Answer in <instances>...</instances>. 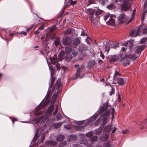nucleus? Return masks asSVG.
<instances>
[{"label": "nucleus", "mask_w": 147, "mask_h": 147, "mask_svg": "<svg viewBox=\"0 0 147 147\" xmlns=\"http://www.w3.org/2000/svg\"><path fill=\"white\" fill-rule=\"evenodd\" d=\"M115 110L111 106H109L108 102L105 103L102 107L100 106L98 112V114H101L100 117L98 119L97 121L95 123V126L99 125L101 122V119L103 120L102 125H104L107 122V118L109 115H110L111 112L112 115V119L114 118Z\"/></svg>", "instance_id": "1"}, {"label": "nucleus", "mask_w": 147, "mask_h": 147, "mask_svg": "<svg viewBox=\"0 0 147 147\" xmlns=\"http://www.w3.org/2000/svg\"><path fill=\"white\" fill-rule=\"evenodd\" d=\"M120 54H123V56L122 58H119V62L125 66L130 64V59L136 60L137 58V57L136 55L131 53L122 52L120 53Z\"/></svg>", "instance_id": "2"}, {"label": "nucleus", "mask_w": 147, "mask_h": 147, "mask_svg": "<svg viewBox=\"0 0 147 147\" xmlns=\"http://www.w3.org/2000/svg\"><path fill=\"white\" fill-rule=\"evenodd\" d=\"M61 80L59 78L56 81L54 87L51 88V92H61L62 87Z\"/></svg>", "instance_id": "3"}, {"label": "nucleus", "mask_w": 147, "mask_h": 147, "mask_svg": "<svg viewBox=\"0 0 147 147\" xmlns=\"http://www.w3.org/2000/svg\"><path fill=\"white\" fill-rule=\"evenodd\" d=\"M129 0H123L122 3L121 5L122 11H126L131 9L130 4L129 3Z\"/></svg>", "instance_id": "4"}, {"label": "nucleus", "mask_w": 147, "mask_h": 147, "mask_svg": "<svg viewBox=\"0 0 147 147\" xmlns=\"http://www.w3.org/2000/svg\"><path fill=\"white\" fill-rule=\"evenodd\" d=\"M89 16L93 23H94V20L97 18V15L95 13V11L93 9H90L88 12Z\"/></svg>", "instance_id": "5"}, {"label": "nucleus", "mask_w": 147, "mask_h": 147, "mask_svg": "<svg viewBox=\"0 0 147 147\" xmlns=\"http://www.w3.org/2000/svg\"><path fill=\"white\" fill-rule=\"evenodd\" d=\"M123 54H120V52L118 55H114L110 56V58L109 59V61L110 63L112 62H115L117 61L118 59H119V58L122 57Z\"/></svg>", "instance_id": "6"}, {"label": "nucleus", "mask_w": 147, "mask_h": 147, "mask_svg": "<svg viewBox=\"0 0 147 147\" xmlns=\"http://www.w3.org/2000/svg\"><path fill=\"white\" fill-rule=\"evenodd\" d=\"M127 21V16L124 14L120 15L118 18V21L119 24L125 22Z\"/></svg>", "instance_id": "7"}, {"label": "nucleus", "mask_w": 147, "mask_h": 147, "mask_svg": "<svg viewBox=\"0 0 147 147\" xmlns=\"http://www.w3.org/2000/svg\"><path fill=\"white\" fill-rule=\"evenodd\" d=\"M72 51V47L70 46H67L65 48V52L66 54H71V53H72V54L73 55V56H75L77 54V53L76 52H74Z\"/></svg>", "instance_id": "8"}, {"label": "nucleus", "mask_w": 147, "mask_h": 147, "mask_svg": "<svg viewBox=\"0 0 147 147\" xmlns=\"http://www.w3.org/2000/svg\"><path fill=\"white\" fill-rule=\"evenodd\" d=\"M72 41V39L71 38L67 37L63 38L62 42L63 45H67L71 43Z\"/></svg>", "instance_id": "9"}, {"label": "nucleus", "mask_w": 147, "mask_h": 147, "mask_svg": "<svg viewBox=\"0 0 147 147\" xmlns=\"http://www.w3.org/2000/svg\"><path fill=\"white\" fill-rule=\"evenodd\" d=\"M51 81H49V88L47 92H51V88H52V87L55 82V76L52 77L51 73Z\"/></svg>", "instance_id": "10"}, {"label": "nucleus", "mask_w": 147, "mask_h": 147, "mask_svg": "<svg viewBox=\"0 0 147 147\" xmlns=\"http://www.w3.org/2000/svg\"><path fill=\"white\" fill-rule=\"evenodd\" d=\"M95 63L96 62L94 60H90L88 63V68L89 69H91L93 67Z\"/></svg>", "instance_id": "11"}, {"label": "nucleus", "mask_w": 147, "mask_h": 147, "mask_svg": "<svg viewBox=\"0 0 147 147\" xmlns=\"http://www.w3.org/2000/svg\"><path fill=\"white\" fill-rule=\"evenodd\" d=\"M145 45H143L140 46H137L135 48L136 53L139 54L142 51H143L145 48Z\"/></svg>", "instance_id": "12"}, {"label": "nucleus", "mask_w": 147, "mask_h": 147, "mask_svg": "<svg viewBox=\"0 0 147 147\" xmlns=\"http://www.w3.org/2000/svg\"><path fill=\"white\" fill-rule=\"evenodd\" d=\"M117 68L115 69L114 74L113 76V80L114 81H116V80H117V78H119L121 76V74L119 73V70H117Z\"/></svg>", "instance_id": "13"}, {"label": "nucleus", "mask_w": 147, "mask_h": 147, "mask_svg": "<svg viewBox=\"0 0 147 147\" xmlns=\"http://www.w3.org/2000/svg\"><path fill=\"white\" fill-rule=\"evenodd\" d=\"M143 34L142 26L140 25L138 28L136 30V34L134 35V36L136 37V36L140 35Z\"/></svg>", "instance_id": "14"}, {"label": "nucleus", "mask_w": 147, "mask_h": 147, "mask_svg": "<svg viewBox=\"0 0 147 147\" xmlns=\"http://www.w3.org/2000/svg\"><path fill=\"white\" fill-rule=\"evenodd\" d=\"M87 47L83 44H80L79 45V51L82 52L87 50Z\"/></svg>", "instance_id": "15"}, {"label": "nucleus", "mask_w": 147, "mask_h": 147, "mask_svg": "<svg viewBox=\"0 0 147 147\" xmlns=\"http://www.w3.org/2000/svg\"><path fill=\"white\" fill-rule=\"evenodd\" d=\"M80 40L79 38L77 37L75 38L73 41V46L74 47H76L80 44Z\"/></svg>", "instance_id": "16"}, {"label": "nucleus", "mask_w": 147, "mask_h": 147, "mask_svg": "<svg viewBox=\"0 0 147 147\" xmlns=\"http://www.w3.org/2000/svg\"><path fill=\"white\" fill-rule=\"evenodd\" d=\"M128 44V42H125L123 43L122 44V46H124L125 47H122L120 51V53L123 52H125L126 51V50L127 49V46Z\"/></svg>", "instance_id": "17"}, {"label": "nucleus", "mask_w": 147, "mask_h": 147, "mask_svg": "<svg viewBox=\"0 0 147 147\" xmlns=\"http://www.w3.org/2000/svg\"><path fill=\"white\" fill-rule=\"evenodd\" d=\"M118 84L121 86H123L125 84V82L123 78H118L117 80H116Z\"/></svg>", "instance_id": "18"}, {"label": "nucleus", "mask_w": 147, "mask_h": 147, "mask_svg": "<svg viewBox=\"0 0 147 147\" xmlns=\"http://www.w3.org/2000/svg\"><path fill=\"white\" fill-rule=\"evenodd\" d=\"M71 54H66L64 57L65 60L67 61H70L73 56Z\"/></svg>", "instance_id": "19"}, {"label": "nucleus", "mask_w": 147, "mask_h": 147, "mask_svg": "<svg viewBox=\"0 0 147 147\" xmlns=\"http://www.w3.org/2000/svg\"><path fill=\"white\" fill-rule=\"evenodd\" d=\"M111 126L110 125H108L105 127L104 131L105 132H109L111 131Z\"/></svg>", "instance_id": "20"}, {"label": "nucleus", "mask_w": 147, "mask_h": 147, "mask_svg": "<svg viewBox=\"0 0 147 147\" xmlns=\"http://www.w3.org/2000/svg\"><path fill=\"white\" fill-rule=\"evenodd\" d=\"M54 109V106L53 105H52L48 108L47 110V112L49 115H51L52 112L53 111Z\"/></svg>", "instance_id": "21"}, {"label": "nucleus", "mask_w": 147, "mask_h": 147, "mask_svg": "<svg viewBox=\"0 0 147 147\" xmlns=\"http://www.w3.org/2000/svg\"><path fill=\"white\" fill-rule=\"evenodd\" d=\"M64 54V52L63 51H61L58 55V57L61 61L63 59Z\"/></svg>", "instance_id": "22"}, {"label": "nucleus", "mask_w": 147, "mask_h": 147, "mask_svg": "<svg viewBox=\"0 0 147 147\" xmlns=\"http://www.w3.org/2000/svg\"><path fill=\"white\" fill-rule=\"evenodd\" d=\"M109 136L107 134H105L102 137H100L101 140L102 141L107 140L108 139Z\"/></svg>", "instance_id": "23"}, {"label": "nucleus", "mask_w": 147, "mask_h": 147, "mask_svg": "<svg viewBox=\"0 0 147 147\" xmlns=\"http://www.w3.org/2000/svg\"><path fill=\"white\" fill-rule=\"evenodd\" d=\"M80 69H81L80 68H79L78 69L76 70V76L77 78H79L80 76V73L81 72Z\"/></svg>", "instance_id": "24"}, {"label": "nucleus", "mask_w": 147, "mask_h": 147, "mask_svg": "<svg viewBox=\"0 0 147 147\" xmlns=\"http://www.w3.org/2000/svg\"><path fill=\"white\" fill-rule=\"evenodd\" d=\"M110 25H113L115 24V21L114 19L112 18H111L110 17H109V19L108 21L107 22Z\"/></svg>", "instance_id": "25"}, {"label": "nucleus", "mask_w": 147, "mask_h": 147, "mask_svg": "<svg viewBox=\"0 0 147 147\" xmlns=\"http://www.w3.org/2000/svg\"><path fill=\"white\" fill-rule=\"evenodd\" d=\"M80 143L81 144H84L85 145H86L88 144V143L86 140L82 139L80 141Z\"/></svg>", "instance_id": "26"}, {"label": "nucleus", "mask_w": 147, "mask_h": 147, "mask_svg": "<svg viewBox=\"0 0 147 147\" xmlns=\"http://www.w3.org/2000/svg\"><path fill=\"white\" fill-rule=\"evenodd\" d=\"M129 42V46L130 48V50H131V49L134 46V40H132V39H130Z\"/></svg>", "instance_id": "27"}, {"label": "nucleus", "mask_w": 147, "mask_h": 147, "mask_svg": "<svg viewBox=\"0 0 147 147\" xmlns=\"http://www.w3.org/2000/svg\"><path fill=\"white\" fill-rule=\"evenodd\" d=\"M102 12L103 11L102 10L98 9L96 11H95V13L96 14L97 17L98 15H100L102 13Z\"/></svg>", "instance_id": "28"}, {"label": "nucleus", "mask_w": 147, "mask_h": 147, "mask_svg": "<svg viewBox=\"0 0 147 147\" xmlns=\"http://www.w3.org/2000/svg\"><path fill=\"white\" fill-rule=\"evenodd\" d=\"M64 138V136L63 135H60L58 136L57 140L58 141H61L63 140Z\"/></svg>", "instance_id": "29"}, {"label": "nucleus", "mask_w": 147, "mask_h": 147, "mask_svg": "<svg viewBox=\"0 0 147 147\" xmlns=\"http://www.w3.org/2000/svg\"><path fill=\"white\" fill-rule=\"evenodd\" d=\"M115 6L114 5L113 3L109 5H108L107 8L109 9H113L115 8Z\"/></svg>", "instance_id": "30"}, {"label": "nucleus", "mask_w": 147, "mask_h": 147, "mask_svg": "<svg viewBox=\"0 0 147 147\" xmlns=\"http://www.w3.org/2000/svg\"><path fill=\"white\" fill-rule=\"evenodd\" d=\"M147 41V38H142L140 41V43L141 44H142L145 43Z\"/></svg>", "instance_id": "31"}, {"label": "nucleus", "mask_w": 147, "mask_h": 147, "mask_svg": "<svg viewBox=\"0 0 147 147\" xmlns=\"http://www.w3.org/2000/svg\"><path fill=\"white\" fill-rule=\"evenodd\" d=\"M68 2L69 3V5H74L77 2L73 0H69Z\"/></svg>", "instance_id": "32"}, {"label": "nucleus", "mask_w": 147, "mask_h": 147, "mask_svg": "<svg viewBox=\"0 0 147 147\" xmlns=\"http://www.w3.org/2000/svg\"><path fill=\"white\" fill-rule=\"evenodd\" d=\"M143 34H147V27L142 26Z\"/></svg>", "instance_id": "33"}, {"label": "nucleus", "mask_w": 147, "mask_h": 147, "mask_svg": "<svg viewBox=\"0 0 147 147\" xmlns=\"http://www.w3.org/2000/svg\"><path fill=\"white\" fill-rule=\"evenodd\" d=\"M136 29H133L132 30L129 34V36L132 37L134 36L136 33Z\"/></svg>", "instance_id": "34"}, {"label": "nucleus", "mask_w": 147, "mask_h": 147, "mask_svg": "<svg viewBox=\"0 0 147 147\" xmlns=\"http://www.w3.org/2000/svg\"><path fill=\"white\" fill-rule=\"evenodd\" d=\"M72 29L71 28H69L68 29L66 30L65 31V34H71L72 32Z\"/></svg>", "instance_id": "35"}, {"label": "nucleus", "mask_w": 147, "mask_h": 147, "mask_svg": "<svg viewBox=\"0 0 147 147\" xmlns=\"http://www.w3.org/2000/svg\"><path fill=\"white\" fill-rule=\"evenodd\" d=\"M54 42L55 43V45L56 47H58L60 44V41L57 39L55 40Z\"/></svg>", "instance_id": "36"}, {"label": "nucleus", "mask_w": 147, "mask_h": 147, "mask_svg": "<svg viewBox=\"0 0 147 147\" xmlns=\"http://www.w3.org/2000/svg\"><path fill=\"white\" fill-rule=\"evenodd\" d=\"M108 1V0H102L101 3L102 5L104 6L107 4Z\"/></svg>", "instance_id": "37"}, {"label": "nucleus", "mask_w": 147, "mask_h": 147, "mask_svg": "<svg viewBox=\"0 0 147 147\" xmlns=\"http://www.w3.org/2000/svg\"><path fill=\"white\" fill-rule=\"evenodd\" d=\"M86 41L87 44L90 45L92 42V40L90 38L88 37L86 39Z\"/></svg>", "instance_id": "38"}, {"label": "nucleus", "mask_w": 147, "mask_h": 147, "mask_svg": "<svg viewBox=\"0 0 147 147\" xmlns=\"http://www.w3.org/2000/svg\"><path fill=\"white\" fill-rule=\"evenodd\" d=\"M83 127L81 125H78L76 126L75 128L76 130H80L83 129Z\"/></svg>", "instance_id": "39"}, {"label": "nucleus", "mask_w": 147, "mask_h": 147, "mask_svg": "<svg viewBox=\"0 0 147 147\" xmlns=\"http://www.w3.org/2000/svg\"><path fill=\"white\" fill-rule=\"evenodd\" d=\"M62 117V115L61 114L59 113L57 115V120H59Z\"/></svg>", "instance_id": "40"}, {"label": "nucleus", "mask_w": 147, "mask_h": 147, "mask_svg": "<svg viewBox=\"0 0 147 147\" xmlns=\"http://www.w3.org/2000/svg\"><path fill=\"white\" fill-rule=\"evenodd\" d=\"M86 136L88 137H90L93 136V134L92 132H89L86 134Z\"/></svg>", "instance_id": "41"}, {"label": "nucleus", "mask_w": 147, "mask_h": 147, "mask_svg": "<svg viewBox=\"0 0 147 147\" xmlns=\"http://www.w3.org/2000/svg\"><path fill=\"white\" fill-rule=\"evenodd\" d=\"M43 106L42 105H40L39 104L36 108V111H39L40 108H42L43 107Z\"/></svg>", "instance_id": "42"}, {"label": "nucleus", "mask_w": 147, "mask_h": 147, "mask_svg": "<svg viewBox=\"0 0 147 147\" xmlns=\"http://www.w3.org/2000/svg\"><path fill=\"white\" fill-rule=\"evenodd\" d=\"M43 118V117L42 116L40 117H38L36 120V122L37 123H39L41 121V119H42Z\"/></svg>", "instance_id": "43"}, {"label": "nucleus", "mask_w": 147, "mask_h": 147, "mask_svg": "<svg viewBox=\"0 0 147 147\" xmlns=\"http://www.w3.org/2000/svg\"><path fill=\"white\" fill-rule=\"evenodd\" d=\"M100 57L102 58V59H104L105 58V56L104 55L102 51H100Z\"/></svg>", "instance_id": "44"}, {"label": "nucleus", "mask_w": 147, "mask_h": 147, "mask_svg": "<svg viewBox=\"0 0 147 147\" xmlns=\"http://www.w3.org/2000/svg\"><path fill=\"white\" fill-rule=\"evenodd\" d=\"M105 51L108 53L110 50V47L108 45H106L105 47Z\"/></svg>", "instance_id": "45"}, {"label": "nucleus", "mask_w": 147, "mask_h": 147, "mask_svg": "<svg viewBox=\"0 0 147 147\" xmlns=\"http://www.w3.org/2000/svg\"><path fill=\"white\" fill-rule=\"evenodd\" d=\"M96 131V134L97 135L99 134H100L102 132V130L101 129H97Z\"/></svg>", "instance_id": "46"}, {"label": "nucleus", "mask_w": 147, "mask_h": 147, "mask_svg": "<svg viewBox=\"0 0 147 147\" xmlns=\"http://www.w3.org/2000/svg\"><path fill=\"white\" fill-rule=\"evenodd\" d=\"M57 97V95H56L55 94H54L53 95L52 98V100L53 101H54Z\"/></svg>", "instance_id": "47"}, {"label": "nucleus", "mask_w": 147, "mask_h": 147, "mask_svg": "<svg viewBox=\"0 0 147 147\" xmlns=\"http://www.w3.org/2000/svg\"><path fill=\"white\" fill-rule=\"evenodd\" d=\"M18 33L19 34H22L24 36H26L27 35V33L26 32H25L24 31H22L21 32H19Z\"/></svg>", "instance_id": "48"}, {"label": "nucleus", "mask_w": 147, "mask_h": 147, "mask_svg": "<svg viewBox=\"0 0 147 147\" xmlns=\"http://www.w3.org/2000/svg\"><path fill=\"white\" fill-rule=\"evenodd\" d=\"M55 111L53 113V115H55L56 114L57 111H58V106L57 105H55Z\"/></svg>", "instance_id": "49"}, {"label": "nucleus", "mask_w": 147, "mask_h": 147, "mask_svg": "<svg viewBox=\"0 0 147 147\" xmlns=\"http://www.w3.org/2000/svg\"><path fill=\"white\" fill-rule=\"evenodd\" d=\"M94 3V1L93 0H90L89 1V3L87 6L90 5L91 4Z\"/></svg>", "instance_id": "50"}, {"label": "nucleus", "mask_w": 147, "mask_h": 147, "mask_svg": "<svg viewBox=\"0 0 147 147\" xmlns=\"http://www.w3.org/2000/svg\"><path fill=\"white\" fill-rule=\"evenodd\" d=\"M62 124V122H59L57 123L56 124V126H57V127H59Z\"/></svg>", "instance_id": "51"}, {"label": "nucleus", "mask_w": 147, "mask_h": 147, "mask_svg": "<svg viewBox=\"0 0 147 147\" xmlns=\"http://www.w3.org/2000/svg\"><path fill=\"white\" fill-rule=\"evenodd\" d=\"M97 139V136H94L92 139V140L93 142H95L96 140Z\"/></svg>", "instance_id": "52"}, {"label": "nucleus", "mask_w": 147, "mask_h": 147, "mask_svg": "<svg viewBox=\"0 0 147 147\" xmlns=\"http://www.w3.org/2000/svg\"><path fill=\"white\" fill-rule=\"evenodd\" d=\"M97 118V117H96V116H94L93 117L91 118L90 120H91V121H94V120H96V119Z\"/></svg>", "instance_id": "53"}, {"label": "nucleus", "mask_w": 147, "mask_h": 147, "mask_svg": "<svg viewBox=\"0 0 147 147\" xmlns=\"http://www.w3.org/2000/svg\"><path fill=\"white\" fill-rule=\"evenodd\" d=\"M44 27V26L43 25H42L38 28V30H43V29Z\"/></svg>", "instance_id": "54"}, {"label": "nucleus", "mask_w": 147, "mask_h": 147, "mask_svg": "<svg viewBox=\"0 0 147 147\" xmlns=\"http://www.w3.org/2000/svg\"><path fill=\"white\" fill-rule=\"evenodd\" d=\"M48 142L49 143H50V144H52L54 145H55L57 144V143L55 142Z\"/></svg>", "instance_id": "55"}, {"label": "nucleus", "mask_w": 147, "mask_h": 147, "mask_svg": "<svg viewBox=\"0 0 147 147\" xmlns=\"http://www.w3.org/2000/svg\"><path fill=\"white\" fill-rule=\"evenodd\" d=\"M118 46V45L116 43H114L112 46V47L114 48L117 47Z\"/></svg>", "instance_id": "56"}, {"label": "nucleus", "mask_w": 147, "mask_h": 147, "mask_svg": "<svg viewBox=\"0 0 147 147\" xmlns=\"http://www.w3.org/2000/svg\"><path fill=\"white\" fill-rule=\"evenodd\" d=\"M117 130V129L116 127H114L112 130V133L113 134Z\"/></svg>", "instance_id": "57"}, {"label": "nucleus", "mask_w": 147, "mask_h": 147, "mask_svg": "<svg viewBox=\"0 0 147 147\" xmlns=\"http://www.w3.org/2000/svg\"><path fill=\"white\" fill-rule=\"evenodd\" d=\"M98 62L100 64H101L103 63L104 62L103 61L100 59H98Z\"/></svg>", "instance_id": "58"}, {"label": "nucleus", "mask_w": 147, "mask_h": 147, "mask_svg": "<svg viewBox=\"0 0 147 147\" xmlns=\"http://www.w3.org/2000/svg\"><path fill=\"white\" fill-rule=\"evenodd\" d=\"M104 19L105 20V21H106L110 17H109V16H104Z\"/></svg>", "instance_id": "59"}, {"label": "nucleus", "mask_w": 147, "mask_h": 147, "mask_svg": "<svg viewBox=\"0 0 147 147\" xmlns=\"http://www.w3.org/2000/svg\"><path fill=\"white\" fill-rule=\"evenodd\" d=\"M106 147H110V143L107 142L106 144Z\"/></svg>", "instance_id": "60"}, {"label": "nucleus", "mask_w": 147, "mask_h": 147, "mask_svg": "<svg viewBox=\"0 0 147 147\" xmlns=\"http://www.w3.org/2000/svg\"><path fill=\"white\" fill-rule=\"evenodd\" d=\"M147 1L146 2H145L144 5V8L147 7V0H146Z\"/></svg>", "instance_id": "61"}, {"label": "nucleus", "mask_w": 147, "mask_h": 147, "mask_svg": "<svg viewBox=\"0 0 147 147\" xmlns=\"http://www.w3.org/2000/svg\"><path fill=\"white\" fill-rule=\"evenodd\" d=\"M35 24H32L31 25V27L28 28L29 30H30L33 27L35 26Z\"/></svg>", "instance_id": "62"}, {"label": "nucleus", "mask_w": 147, "mask_h": 147, "mask_svg": "<svg viewBox=\"0 0 147 147\" xmlns=\"http://www.w3.org/2000/svg\"><path fill=\"white\" fill-rule=\"evenodd\" d=\"M128 132V131L127 130H124L122 131V133L123 134H125L127 133Z\"/></svg>", "instance_id": "63"}, {"label": "nucleus", "mask_w": 147, "mask_h": 147, "mask_svg": "<svg viewBox=\"0 0 147 147\" xmlns=\"http://www.w3.org/2000/svg\"><path fill=\"white\" fill-rule=\"evenodd\" d=\"M39 33V32L38 30H35L34 32V34H38Z\"/></svg>", "instance_id": "64"}]
</instances>
